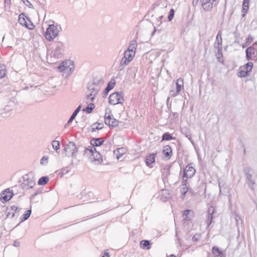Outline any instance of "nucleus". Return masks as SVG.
<instances>
[{"label":"nucleus","mask_w":257,"mask_h":257,"mask_svg":"<svg viewBox=\"0 0 257 257\" xmlns=\"http://www.w3.org/2000/svg\"><path fill=\"white\" fill-rule=\"evenodd\" d=\"M105 141L104 138H92L90 143L91 145L94 147H98L103 144Z\"/></svg>","instance_id":"nucleus-19"},{"label":"nucleus","mask_w":257,"mask_h":257,"mask_svg":"<svg viewBox=\"0 0 257 257\" xmlns=\"http://www.w3.org/2000/svg\"><path fill=\"white\" fill-rule=\"evenodd\" d=\"M31 213V209L26 211L25 213L21 217L20 222L24 221L25 220H27L30 216Z\"/></svg>","instance_id":"nucleus-36"},{"label":"nucleus","mask_w":257,"mask_h":257,"mask_svg":"<svg viewBox=\"0 0 257 257\" xmlns=\"http://www.w3.org/2000/svg\"><path fill=\"white\" fill-rule=\"evenodd\" d=\"M182 187L180 189L181 194L180 197L181 199H184L186 193L189 190V185L182 186Z\"/></svg>","instance_id":"nucleus-28"},{"label":"nucleus","mask_w":257,"mask_h":257,"mask_svg":"<svg viewBox=\"0 0 257 257\" xmlns=\"http://www.w3.org/2000/svg\"><path fill=\"white\" fill-rule=\"evenodd\" d=\"M137 47L138 43L137 41L136 40H133L131 42L127 50L129 51L130 52H131V53L135 54Z\"/></svg>","instance_id":"nucleus-22"},{"label":"nucleus","mask_w":257,"mask_h":257,"mask_svg":"<svg viewBox=\"0 0 257 257\" xmlns=\"http://www.w3.org/2000/svg\"><path fill=\"white\" fill-rule=\"evenodd\" d=\"M79 147L76 146L73 142H69L65 146L64 151L66 153V156L68 157H75Z\"/></svg>","instance_id":"nucleus-6"},{"label":"nucleus","mask_w":257,"mask_h":257,"mask_svg":"<svg viewBox=\"0 0 257 257\" xmlns=\"http://www.w3.org/2000/svg\"><path fill=\"white\" fill-rule=\"evenodd\" d=\"M52 56L55 58H60L64 54L65 47L61 42H54L53 44Z\"/></svg>","instance_id":"nucleus-2"},{"label":"nucleus","mask_w":257,"mask_h":257,"mask_svg":"<svg viewBox=\"0 0 257 257\" xmlns=\"http://www.w3.org/2000/svg\"><path fill=\"white\" fill-rule=\"evenodd\" d=\"M95 106L93 103H90L86 107L83 108L82 111L86 112L87 113H90L92 112V110L94 108Z\"/></svg>","instance_id":"nucleus-37"},{"label":"nucleus","mask_w":257,"mask_h":257,"mask_svg":"<svg viewBox=\"0 0 257 257\" xmlns=\"http://www.w3.org/2000/svg\"><path fill=\"white\" fill-rule=\"evenodd\" d=\"M115 85V80L111 79L110 81L107 84V86L103 90L102 95V97L105 98L107 96L109 91L113 89Z\"/></svg>","instance_id":"nucleus-16"},{"label":"nucleus","mask_w":257,"mask_h":257,"mask_svg":"<svg viewBox=\"0 0 257 257\" xmlns=\"http://www.w3.org/2000/svg\"><path fill=\"white\" fill-rule=\"evenodd\" d=\"M250 0H247V2L245 0H243L242 6L244 7H245L247 9H248L249 8V3Z\"/></svg>","instance_id":"nucleus-52"},{"label":"nucleus","mask_w":257,"mask_h":257,"mask_svg":"<svg viewBox=\"0 0 257 257\" xmlns=\"http://www.w3.org/2000/svg\"><path fill=\"white\" fill-rule=\"evenodd\" d=\"M7 218H8V217H9L10 216L11 214H12V212L13 211L11 212V211L7 210Z\"/></svg>","instance_id":"nucleus-63"},{"label":"nucleus","mask_w":257,"mask_h":257,"mask_svg":"<svg viewBox=\"0 0 257 257\" xmlns=\"http://www.w3.org/2000/svg\"><path fill=\"white\" fill-rule=\"evenodd\" d=\"M114 154L116 156L117 159H119L124 154V149L122 148L116 149L114 151Z\"/></svg>","instance_id":"nucleus-31"},{"label":"nucleus","mask_w":257,"mask_h":257,"mask_svg":"<svg viewBox=\"0 0 257 257\" xmlns=\"http://www.w3.org/2000/svg\"><path fill=\"white\" fill-rule=\"evenodd\" d=\"M4 2L6 5H10L11 4V0H4Z\"/></svg>","instance_id":"nucleus-61"},{"label":"nucleus","mask_w":257,"mask_h":257,"mask_svg":"<svg viewBox=\"0 0 257 257\" xmlns=\"http://www.w3.org/2000/svg\"><path fill=\"white\" fill-rule=\"evenodd\" d=\"M14 196L13 191H10L9 189L5 190L1 194V200L3 202H6L10 200Z\"/></svg>","instance_id":"nucleus-14"},{"label":"nucleus","mask_w":257,"mask_h":257,"mask_svg":"<svg viewBox=\"0 0 257 257\" xmlns=\"http://www.w3.org/2000/svg\"><path fill=\"white\" fill-rule=\"evenodd\" d=\"M159 195L160 200L164 202L167 201L171 197V195L169 190L167 189L162 190L160 192Z\"/></svg>","instance_id":"nucleus-15"},{"label":"nucleus","mask_w":257,"mask_h":257,"mask_svg":"<svg viewBox=\"0 0 257 257\" xmlns=\"http://www.w3.org/2000/svg\"><path fill=\"white\" fill-rule=\"evenodd\" d=\"M212 253L216 256H218L222 254V252L220 250L219 247L217 246H213L212 249Z\"/></svg>","instance_id":"nucleus-35"},{"label":"nucleus","mask_w":257,"mask_h":257,"mask_svg":"<svg viewBox=\"0 0 257 257\" xmlns=\"http://www.w3.org/2000/svg\"><path fill=\"white\" fill-rule=\"evenodd\" d=\"M201 237V234L199 233L195 234L192 237V240L197 242L198 241Z\"/></svg>","instance_id":"nucleus-46"},{"label":"nucleus","mask_w":257,"mask_h":257,"mask_svg":"<svg viewBox=\"0 0 257 257\" xmlns=\"http://www.w3.org/2000/svg\"><path fill=\"white\" fill-rule=\"evenodd\" d=\"M6 67L5 65H0V79L3 78L6 75Z\"/></svg>","instance_id":"nucleus-34"},{"label":"nucleus","mask_w":257,"mask_h":257,"mask_svg":"<svg viewBox=\"0 0 257 257\" xmlns=\"http://www.w3.org/2000/svg\"><path fill=\"white\" fill-rule=\"evenodd\" d=\"M48 160V157L47 156H44L41 160V164H44V161H46V163H47V161Z\"/></svg>","instance_id":"nucleus-55"},{"label":"nucleus","mask_w":257,"mask_h":257,"mask_svg":"<svg viewBox=\"0 0 257 257\" xmlns=\"http://www.w3.org/2000/svg\"><path fill=\"white\" fill-rule=\"evenodd\" d=\"M175 139L173 137L172 135H171L169 133H164L162 138V141H170Z\"/></svg>","instance_id":"nucleus-32"},{"label":"nucleus","mask_w":257,"mask_h":257,"mask_svg":"<svg viewBox=\"0 0 257 257\" xmlns=\"http://www.w3.org/2000/svg\"><path fill=\"white\" fill-rule=\"evenodd\" d=\"M25 17H26L24 13L20 14L18 19L19 23L22 25L26 26L29 30H32L34 27V25L32 23L30 26L27 25L26 21L25 20Z\"/></svg>","instance_id":"nucleus-18"},{"label":"nucleus","mask_w":257,"mask_h":257,"mask_svg":"<svg viewBox=\"0 0 257 257\" xmlns=\"http://www.w3.org/2000/svg\"><path fill=\"white\" fill-rule=\"evenodd\" d=\"M246 58L250 60L256 58L257 59V42L254 43L251 46L247 48L245 50Z\"/></svg>","instance_id":"nucleus-7"},{"label":"nucleus","mask_w":257,"mask_h":257,"mask_svg":"<svg viewBox=\"0 0 257 257\" xmlns=\"http://www.w3.org/2000/svg\"><path fill=\"white\" fill-rule=\"evenodd\" d=\"M59 30L54 25H50L46 29L45 36L49 41L53 40L58 34Z\"/></svg>","instance_id":"nucleus-5"},{"label":"nucleus","mask_w":257,"mask_h":257,"mask_svg":"<svg viewBox=\"0 0 257 257\" xmlns=\"http://www.w3.org/2000/svg\"><path fill=\"white\" fill-rule=\"evenodd\" d=\"M175 11L173 9H171L169 12V14L168 17L169 21H171L174 18Z\"/></svg>","instance_id":"nucleus-43"},{"label":"nucleus","mask_w":257,"mask_h":257,"mask_svg":"<svg viewBox=\"0 0 257 257\" xmlns=\"http://www.w3.org/2000/svg\"><path fill=\"white\" fill-rule=\"evenodd\" d=\"M248 9H247L245 7H244L243 6H242V12H243V15L242 16V17H244V16L246 15V14L247 13V11H248Z\"/></svg>","instance_id":"nucleus-54"},{"label":"nucleus","mask_w":257,"mask_h":257,"mask_svg":"<svg viewBox=\"0 0 257 257\" xmlns=\"http://www.w3.org/2000/svg\"><path fill=\"white\" fill-rule=\"evenodd\" d=\"M74 69V65L73 61L70 60H67L63 61L58 67L60 72H63V75L66 74V76L70 75Z\"/></svg>","instance_id":"nucleus-1"},{"label":"nucleus","mask_w":257,"mask_h":257,"mask_svg":"<svg viewBox=\"0 0 257 257\" xmlns=\"http://www.w3.org/2000/svg\"><path fill=\"white\" fill-rule=\"evenodd\" d=\"M164 18V16H160L158 19H157V21L158 22H160V24H159V25H160L162 23V20H163Z\"/></svg>","instance_id":"nucleus-59"},{"label":"nucleus","mask_w":257,"mask_h":257,"mask_svg":"<svg viewBox=\"0 0 257 257\" xmlns=\"http://www.w3.org/2000/svg\"><path fill=\"white\" fill-rule=\"evenodd\" d=\"M192 165V163L188 164L184 169V177H186V178H192L196 173V170Z\"/></svg>","instance_id":"nucleus-12"},{"label":"nucleus","mask_w":257,"mask_h":257,"mask_svg":"<svg viewBox=\"0 0 257 257\" xmlns=\"http://www.w3.org/2000/svg\"><path fill=\"white\" fill-rule=\"evenodd\" d=\"M249 72L248 70L244 71V70L240 69L238 72V76L239 77H244L248 75Z\"/></svg>","instance_id":"nucleus-40"},{"label":"nucleus","mask_w":257,"mask_h":257,"mask_svg":"<svg viewBox=\"0 0 257 257\" xmlns=\"http://www.w3.org/2000/svg\"><path fill=\"white\" fill-rule=\"evenodd\" d=\"M253 40V38L252 37L249 35L247 38H246V43H245V44L248 45V44H249L251 41H252Z\"/></svg>","instance_id":"nucleus-49"},{"label":"nucleus","mask_w":257,"mask_h":257,"mask_svg":"<svg viewBox=\"0 0 257 257\" xmlns=\"http://www.w3.org/2000/svg\"><path fill=\"white\" fill-rule=\"evenodd\" d=\"M91 155L93 156L94 158V161H98L99 162H101L102 161V158L100 153L97 151L96 150L91 154Z\"/></svg>","instance_id":"nucleus-27"},{"label":"nucleus","mask_w":257,"mask_h":257,"mask_svg":"<svg viewBox=\"0 0 257 257\" xmlns=\"http://www.w3.org/2000/svg\"><path fill=\"white\" fill-rule=\"evenodd\" d=\"M96 150V149L94 148V147L91 145V146H89L88 148H85L84 154H86L88 152H89L91 154Z\"/></svg>","instance_id":"nucleus-41"},{"label":"nucleus","mask_w":257,"mask_h":257,"mask_svg":"<svg viewBox=\"0 0 257 257\" xmlns=\"http://www.w3.org/2000/svg\"><path fill=\"white\" fill-rule=\"evenodd\" d=\"M135 55V54L133 53H131V52H130L128 50H126L124 53V57H126L127 59L130 60V61L133 60L134 56Z\"/></svg>","instance_id":"nucleus-33"},{"label":"nucleus","mask_w":257,"mask_h":257,"mask_svg":"<svg viewBox=\"0 0 257 257\" xmlns=\"http://www.w3.org/2000/svg\"><path fill=\"white\" fill-rule=\"evenodd\" d=\"M176 90L177 92H180L182 89L184 88L183 80L181 78H178L176 82Z\"/></svg>","instance_id":"nucleus-25"},{"label":"nucleus","mask_w":257,"mask_h":257,"mask_svg":"<svg viewBox=\"0 0 257 257\" xmlns=\"http://www.w3.org/2000/svg\"><path fill=\"white\" fill-rule=\"evenodd\" d=\"M222 49L221 50L220 52L217 50V53L216 54V55L217 56V59L220 61L219 58L220 57H221L222 56Z\"/></svg>","instance_id":"nucleus-57"},{"label":"nucleus","mask_w":257,"mask_h":257,"mask_svg":"<svg viewBox=\"0 0 257 257\" xmlns=\"http://www.w3.org/2000/svg\"><path fill=\"white\" fill-rule=\"evenodd\" d=\"M35 185V180L31 174H25L23 177V182L21 187L24 190L32 188Z\"/></svg>","instance_id":"nucleus-3"},{"label":"nucleus","mask_w":257,"mask_h":257,"mask_svg":"<svg viewBox=\"0 0 257 257\" xmlns=\"http://www.w3.org/2000/svg\"><path fill=\"white\" fill-rule=\"evenodd\" d=\"M253 67V63L252 62H248L243 67V68L244 69H246V70L249 71V72H250L252 69Z\"/></svg>","instance_id":"nucleus-42"},{"label":"nucleus","mask_w":257,"mask_h":257,"mask_svg":"<svg viewBox=\"0 0 257 257\" xmlns=\"http://www.w3.org/2000/svg\"><path fill=\"white\" fill-rule=\"evenodd\" d=\"M216 212V209L213 206H210L208 210V217L206 220L207 227H208L212 223L213 218V214Z\"/></svg>","instance_id":"nucleus-17"},{"label":"nucleus","mask_w":257,"mask_h":257,"mask_svg":"<svg viewBox=\"0 0 257 257\" xmlns=\"http://www.w3.org/2000/svg\"><path fill=\"white\" fill-rule=\"evenodd\" d=\"M40 193V192L39 191H36L35 192H34L33 194H32L31 196V199H33L35 198V197L38 194Z\"/></svg>","instance_id":"nucleus-58"},{"label":"nucleus","mask_w":257,"mask_h":257,"mask_svg":"<svg viewBox=\"0 0 257 257\" xmlns=\"http://www.w3.org/2000/svg\"><path fill=\"white\" fill-rule=\"evenodd\" d=\"M187 179L186 178V177H184V174L182 176V186H185V185H189L188 183L187 182Z\"/></svg>","instance_id":"nucleus-48"},{"label":"nucleus","mask_w":257,"mask_h":257,"mask_svg":"<svg viewBox=\"0 0 257 257\" xmlns=\"http://www.w3.org/2000/svg\"><path fill=\"white\" fill-rule=\"evenodd\" d=\"M95 98V96H93V95L90 93L89 94H88L86 97V99L88 100L89 99H90L91 101H93Z\"/></svg>","instance_id":"nucleus-47"},{"label":"nucleus","mask_w":257,"mask_h":257,"mask_svg":"<svg viewBox=\"0 0 257 257\" xmlns=\"http://www.w3.org/2000/svg\"><path fill=\"white\" fill-rule=\"evenodd\" d=\"M81 108V105H79L77 108L74 110V111L72 114L71 116L69 118L67 123L65 124V127H66V125L67 124H70L72 121L74 119L76 115H77L78 113L80 111V109Z\"/></svg>","instance_id":"nucleus-24"},{"label":"nucleus","mask_w":257,"mask_h":257,"mask_svg":"<svg viewBox=\"0 0 257 257\" xmlns=\"http://www.w3.org/2000/svg\"><path fill=\"white\" fill-rule=\"evenodd\" d=\"M91 128L90 129L91 132H94L96 130H98L97 126H96V123H94L91 125Z\"/></svg>","instance_id":"nucleus-51"},{"label":"nucleus","mask_w":257,"mask_h":257,"mask_svg":"<svg viewBox=\"0 0 257 257\" xmlns=\"http://www.w3.org/2000/svg\"><path fill=\"white\" fill-rule=\"evenodd\" d=\"M123 96L124 94L122 92L113 93L109 96V103L111 105L122 104L124 101Z\"/></svg>","instance_id":"nucleus-4"},{"label":"nucleus","mask_w":257,"mask_h":257,"mask_svg":"<svg viewBox=\"0 0 257 257\" xmlns=\"http://www.w3.org/2000/svg\"><path fill=\"white\" fill-rule=\"evenodd\" d=\"M162 153L164 154L165 157H166L167 159H169L172 155V150L171 147L169 145H166L164 146Z\"/></svg>","instance_id":"nucleus-20"},{"label":"nucleus","mask_w":257,"mask_h":257,"mask_svg":"<svg viewBox=\"0 0 257 257\" xmlns=\"http://www.w3.org/2000/svg\"><path fill=\"white\" fill-rule=\"evenodd\" d=\"M13 245L15 247H19L20 245V242L18 240H15L14 241Z\"/></svg>","instance_id":"nucleus-56"},{"label":"nucleus","mask_w":257,"mask_h":257,"mask_svg":"<svg viewBox=\"0 0 257 257\" xmlns=\"http://www.w3.org/2000/svg\"><path fill=\"white\" fill-rule=\"evenodd\" d=\"M203 9L205 11H211L217 5V0H200Z\"/></svg>","instance_id":"nucleus-10"},{"label":"nucleus","mask_w":257,"mask_h":257,"mask_svg":"<svg viewBox=\"0 0 257 257\" xmlns=\"http://www.w3.org/2000/svg\"><path fill=\"white\" fill-rule=\"evenodd\" d=\"M23 3L29 8H33V5L30 2L29 0H21Z\"/></svg>","instance_id":"nucleus-45"},{"label":"nucleus","mask_w":257,"mask_h":257,"mask_svg":"<svg viewBox=\"0 0 257 257\" xmlns=\"http://www.w3.org/2000/svg\"><path fill=\"white\" fill-rule=\"evenodd\" d=\"M7 210H10V211H12L17 212V211H19L18 208L15 205L10 206V207H7Z\"/></svg>","instance_id":"nucleus-44"},{"label":"nucleus","mask_w":257,"mask_h":257,"mask_svg":"<svg viewBox=\"0 0 257 257\" xmlns=\"http://www.w3.org/2000/svg\"><path fill=\"white\" fill-rule=\"evenodd\" d=\"M102 257H109V253H108V252H105L103 254V255L102 256Z\"/></svg>","instance_id":"nucleus-64"},{"label":"nucleus","mask_w":257,"mask_h":257,"mask_svg":"<svg viewBox=\"0 0 257 257\" xmlns=\"http://www.w3.org/2000/svg\"><path fill=\"white\" fill-rule=\"evenodd\" d=\"M49 180V179L48 177L43 176L39 179L38 184L39 185H45L48 183Z\"/></svg>","instance_id":"nucleus-30"},{"label":"nucleus","mask_w":257,"mask_h":257,"mask_svg":"<svg viewBox=\"0 0 257 257\" xmlns=\"http://www.w3.org/2000/svg\"><path fill=\"white\" fill-rule=\"evenodd\" d=\"M107 112H106L104 116L105 123L108 125L109 127H116L118 125V121L113 117L112 114H108L106 116Z\"/></svg>","instance_id":"nucleus-11"},{"label":"nucleus","mask_w":257,"mask_h":257,"mask_svg":"<svg viewBox=\"0 0 257 257\" xmlns=\"http://www.w3.org/2000/svg\"><path fill=\"white\" fill-rule=\"evenodd\" d=\"M151 246L152 243L149 240H143L140 242V247L144 249H149Z\"/></svg>","instance_id":"nucleus-23"},{"label":"nucleus","mask_w":257,"mask_h":257,"mask_svg":"<svg viewBox=\"0 0 257 257\" xmlns=\"http://www.w3.org/2000/svg\"><path fill=\"white\" fill-rule=\"evenodd\" d=\"M156 32H158L159 33H160V32H161V30H157L156 29V27H154V31L152 32L151 36H154V34H155V33Z\"/></svg>","instance_id":"nucleus-60"},{"label":"nucleus","mask_w":257,"mask_h":257,"mask_svg":"<svg viewBox=\"0 0 257 257\" xmlns=\"http://www.w3.org/2000/svg\"><path fill=\"white\" fill-rule=\"evenodd\" d=\"M199 0H193L192 1V5L194 6H196L197 4H198Z\"/></svg>","instance_id":"nucleus-62"},{"label":"nucleus","mask_w":257,"mask_h":257,"mask_svg":"<svg viewBox=\"0 0 257 257\" xmlns=\"http://www.w3.org/2000/svg\"><path fill=\"white\" fill-rule=\"evenodd\" d=\"M222 33L221 31H219L215 39V41L214 44V47L216 48L219 52L222 49Z\"/></svg>","instance_id":"nucleus-13"},{"label":"nucleus","mask_w":257,"mask_h":257,"mask_svg":"<svg viewBox=\"0 0 257 257\" xmlns=\"http://www.w3.org/2000/svg\"><path fill=\"white\" fill-rule=\"evenodd\" d=\"M179 93L180 92H177V90L175 92L173 90H171V91H170V95H171V97H175L176 96H177L179 94Z\"/></svg>","instance_id":"nucleus-50"},{"label":"nucleus","mask_w":257,"mask_h":257,"mask_svg":"<svg viewBox=\"0 0 257 257\" xmlns=\"http://www.w3.org/2000/svg\"><path fill=\"white\" fill-rule=\"evenodd\" d=\"M244 174L246 177V182L248 187L253 189V185L255 184V181L252 179V170L250 168H246L243 170Z\"/></svg>","instance_id":"nucleus-8"},{"label":"nucleus","mask_w":257,"mask_h":257,"mask_svg":"<svg viewBox=\"0 0 257 257\" xmlns=\"http://www.w3.org/2000/svg\"><path fill=\"white\" fill-rule=\"evenodd\" d=\"M130 62H131L130 60L127 59L126 57H124L123 56L122 58L120 63V66H119L120 70H122L124 68V66L127 65Z\"/></svg>","instance_id":"nucleus-29"},{"label":"nucleus","mask_w":257,"mask_h":257,"mask_svg":"<svg viewBox=\"0 0 257 257\" xmlns=\"http://www.w3.org/2000/svg\"><path fill=\"white\" fill-rule=\"evenodd\" d=\"M70 171V169L68 167L63 168L59 171L58 175L62 177L64 175L67 174Z\"/></svg>","instance_id":"nucleus-38"},{"label":"nucleus","mask_w":257,"mask_h":257,"mask_svg":"<svg viewBox=\"0 0 257 257\" xmlns=\"http://www.w3.org/2000/svg\"><path fill=\"white\" fill-rule=\"evenodd\" d=\"M192 212L191 210L189 209H186L183 212V216L184 219L185 220L189 221L192 219V215L190 213Z\"/></svg>","instance_id":"nucleus-26"},{"label":"nucleus","mask_w":257,"mask_h":257,"mask_svg":"<svg viewBox=\"0 0 257 257\" xmlns=\"http://www.w3.org/2000/svg\"><path fill=\"white\" fill-rule=\"evenodd\" d=\"M96 126H97V128H98V130L102 129L103 126L104 124L103 123H99V122H96Z\"/></svg>","instance_id":"nucleus-53"},{"label":"nucleus","mask_w":257,"mask_h":257,"mask_svg":"<svg viewBox=\"0 0 257 257\" xmlns=\"http://www.w3.org/2000/svg\"><path fill=\"white\" fill-rule=\"evenodd\" d=\"M52 145L53 148L55 150L57 151L60 148V143L59 141L54 140L52 142Z\"/></svg>","instance_id":"nucleus-39"},{"label":"nucleus","mask_w":257,"mask_h":257,"mask_svg":"<svg viewBox=\"0 0 257 257\" xmlns=\"http://www.w3.org/2000/svg\"><path fill=\"white\" fill-rule=\"evenodd\" d=\"M103 83L102 80H99L96 81H93L92 83H88L87 84V89L90 91L93 96H95L98 92L99 87L98 85L100 83Z\"/></svg>","instance_id":"nucleus-9"},{"label":"nucleus","mask_w":257,"mask_h":257,"mask_svg":"<svg viewBox=\"0 0 257 257\" xmlns=\"http://www.w3.org/2000/svg\"><path fill=\"white\" fill-rule=\"evenodd\" d=\"M155 156L156 154L153 153L146 157L145 162L147 166L151 167L150 166L155 162Z\"/></svg>","instance_id":"nucleus-21"}]
</instances>
